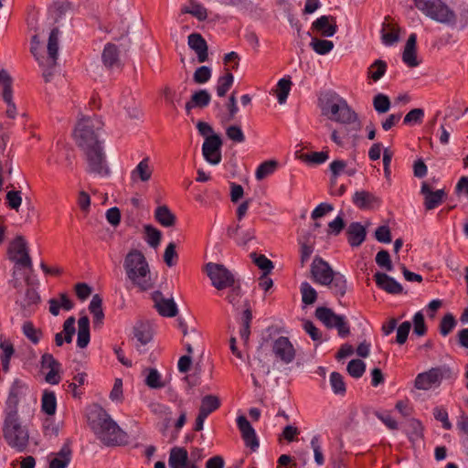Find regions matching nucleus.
<instances>
[{"label":"nucleus","instance_id":"f257e3e1","mask_svg":"<svg viewBox=\"0 0 468 468\" xmlns=\"http://www.w3.org/2000/svg\"><path fill=\"white\" fill-rule=\"evenodd\" d=\"M22 388L18 382H15L11 387L3 426L5 442L16 452H27L30 440L27 425L22 422L17 412L18 397L22 393Z\"/></svg>","mask_w":468,"mask_h":468},{"label":"nucleus","instance_id":"f03ea898","mask_svg":"<svg viewBox=\"0 0 468 468\" xmlns=\"http://www.w3.org/2000/svg\"><path fill=\"white\" fill-rule=\"evenodd\" d=\"M90 429L103 445L121 446L127 443V433L111 417L105 409L94 403L90 410Z\"/></svg>","mask_w":468,"mask_h":468},{"label":"nucleus","instance_id":"7ed1b4c3","mask_svg":"<svg viewBox=\"0 0 468 468\" xmlns=\"http://www.w3.org/2000/svg\"><path fill=\"white\" fill-rule=\"evenodd\" d=\"M319 107L323 116L341 124L357 123L360 126L357 113L348 105L347 101L336 93L326 92L319 98Z\"/></svg>","mask_w":468,"mask_h":468},{"label":"nucleus","instance_id":"20e7f679","mask_svg":"<svg viewBox=\"0 0 468 468\" xmlns=\"http://www.w3.org/2000/svg\"><path fill=\"white\" fill-rule=\"evenodd\" d=\"M123 268L128 279L140 290L146 291L153 287L149 264L142 251L130 250L124 258Z\"/></svg>","mask_w":468,"mask_h":468},{"label":"nucleus","instance_id":"39448f33","mask_svg":"<svg viewBox=\"0 0 468 468\" xmlns=\"http://www.w3.org/2000/svg\"><path fill=\"white\" fill-rule=\"evenodd\" d=\"M61 32L56 27L51 29L48 41V55H40L37 46L39 44L38 37L37 35L32 37L30 51L35 57L38 65L43 69V77L46 82L50 81L52 77V69L57 65L58 58V40Z\"/></svg>","mask_w":468,"mask_h":468},{"label":"nucleus","instance_id":"423d86ee","mask_svg":"<svg viewBox=\"0 0 468 468\" xmlns=\"http://www.w3.org/2000/svg\"><path fill=\"white\" fill-rule=\"evenodd\" d=\"M314 281L319 284L329 286L333 293L344 296L346 292V280L339 272H335L328 262L316 256L311 265Z\"/></svg>","mask_w":468,"mask_h":468},{"label":"nucleus","instance_id":"0eeeda50","mask_svg":"<svg viewBox=\"0 0 468 468\" xmlns=\"http://www.w3.org/2000/svg\"><path fill=\"white\" fill-rule=\"evenodd\" d=\"M415 6L431 19L447 26H454L457 16L441 0H413Z\"/></svg>","mask_w":468,"mask_h":468},{"label":"nucleus","instance_id":"6e6552de","mask_svg":"<svg viewBox=\"0 0 468 468\" xmlns=\"http://www.w3.org/2000/svg\"><path fill=\"white\" fill-rule=\"evenodd\" d=\"M452 371L446 366L435 367L417 375L414 387L419 390H429L441 386L444 378L451 377Z\"/></svg>","mask_w":468,"mask_h":468},{"label":"nucleus","instance_id":"1a4fd4ad","mask_svg":"<svg viewBox=\"0 0 468 468\" xmlns=\"http://www.w3.org/2000/svg\"><path fill=\"white\" fill-rule=\"evenodd\" d=\"M204 270L217 290L221 291L235 285V276L225 265L208 262Z\"/></svg>","mask_w":468,"mask_h":468},{"label":"nucleus","instance_id":"9d476101","mask_svg":"<svg viewBox=\"0 0 468 468\" xmlns=\"http://www.w3.org/2000/svg\"><path fill=\"white\" fill-rule=\"evenodd\" d=\"M111 173L102 144H90V176L94 178H104Z\"/></svg>","mask_w":468,"mask_h":468},{"label":"nucleus","instance_id":"9b49d317","mask_svg":"<svg viewBox=\"0 0 468 468\" xmlns=\"http://www.w3.org/2000/svg\"><path fill=\"white\" fill-rule=\"evenodd\" d=\"M315 317L321 321L327 328H336L341 337H346L350 334L349 325L343 315L336 314L332 309L327 307H318L315 310Z\"/></svg>","mask_w":468,"mask_h":468},{"label":"nucleus","instance_id":"f8f14e48","mask_svg":"<svg viewBox=\"0 0 468 468\" xmlns=\"http://www.w3.org/2000/svg\"><path fill=\"white\" fill-rule=\"evenodd\" d=\"M222 140L218 134H210L202 144V155L211 165H218L222 160Z\"/></svg>","mask_w":468,"mask_h":468},{"label":"nucleus","instance_id":"ddd939ff","mask_svg":"<svg viewBox=\"0 0 468 468\" xmlns=\"http://www.w3.org/2000/svg\"><path fill=\"white\" fill-rule=\"evenodd\" d=\"M271 350L275 357L284 364H290L296 356V350L286 336H280L272 343Z\"/></svg>","mask_w":468,"mask_h":468},{"label":"nucleus","instance_id":"4468645a","mask_svg":"<svg viewBox=\"0 0 468 468\" xmlns=\"http://www.w3.org/2000/svg\"><path fill=\"white\" fill-rule=\"evenodd\" d=\"M9 258L23 268H30L32 261L28 254L27 243L22 237H17L9 247Z\"/></svg>","mask_w":468,"mask_h":468},{"label":"nucleus","instance_id":"2eb2a0df","mask_svg":"<svg viewBox=\"0 0 468 468\" xmlns=\"http://www.w3.org/2000/svg\"><path fill=\"white\" fill-rule=\"evenodd\" d=\"M90 321L94 332H101L105 325L102 299L99 294H94L90 302Z\"/></svg>","mask_w":468,"mask_h":468},{"label":"nucleus","instance_id":"dca6fc26","mask_svg":"<svg viewBox=\"0 0 468 468\" xmlns=\"http://www.w3.org/2000/svg\"><path fill=\"white\" fill-rule=\"evenodd\" d=\"M40 302V296L33 288H27L25 292L19 293L16 303L20 306L24 316H28L35 312Z\"/></svg>","mask_w":468,"mask_h":468},{"label":"nucleus","instance_id":"f3484780","mask_svg":"<svg viewBox=\"0 0 468 468\" xmlns=\"http://www.w3.org/2000/svg\"><path fill=\"white\" fill-rule=\"evenodd\" d=\"M168 464L170 468H198L189 460L187 451L182 447H175L170 451Z\"/></svg>","mask_w":468,"mask_h":468},{"label":"nucleus","instance_id":"a211bd4d","mask_svg":"<svg viewBox=\"0 0 468 468\" xmlns=\"http://www.w3.org/2000/svg\"><path fill=\"white\" fill-rule=\"evenodd\" d=\"M188 47L197 54V61L204 63L208 59V46L199 33H192L187 37Z\"/></svg>","mask_w":468,"mask_h":468},{"label":"nucleus","instance_id":"6ab92c4d","mask_svg":"<svg viewBox=\"0 0 468 468\" xmlns=\"http://www.w3.org/2000/svg\"><path fill=\"white\" fill-rule=\"evenodd\" d=\"M420 193L424 196V206L427 210H431L441 205L446 193L443 189L432 191L430 185L423 182L420 188Z\"/></svg>","mask_w":468,"mask_h":468},{"label":"nucleus","instance_id":"aec40b11","mask_svg":"<svg viewBox=\"0 0 468 468\" xmlns=\"http://www.w3.org/2000/svg\"><path fill=\"white\" fill-rule=\"evenodd\" d=\"M102 63L107 69H121L122 67L120 49L113 43H107L101 54Z\"/></svg>","mask_w":468,"mask_h":468},{"label":"nucleus","instance_id":"412c9836","mask_svg":"<svg viewBox=\"0 0 468 468\" xmlns=\"http://www.w3.org/2000/svg\"><path fill=\"white\" fill-rule=\"evenodd\" d=\"M237 424L246 446L250 447L252 451H255L259 447V441L255 431L249 420L245 416H239L237 419Z\"/></svg>","mask_w":468,"mask_h":468},{"label":"nucleus","instance_id":"4be33fe9","mask_svg":"<svg viewBox=\"0 0 468 468\" xmlns=\"http://www.w3.org/2000/svg\"><path fill=\"white\" fill-rule=\"evenodd\" d=\"M72 137L77 146L88 154V120L82 116L77 122L72 132Z\"/></svg>","mask_w":468,"mask_h":468},{"label":"nucleus","instance_id":"5701e85b","mask_svg":"<svg viewBox=\"0 0 468 468\" xmlns=\"http://www.w3.org/2000/svg\"><path fill=\"white\" fill-rule=\"evenodd\" d=\"M154 306L158 313L166 317H174L177 314V307L172 298H165L160 292H155L153 295Z\"/></svg>","mask_w":468,"mask_h":468},{"label":"nucleus","instance_id":"b1692460","mask_svg":"<svg viewBox=\"0 0 468 468\" xmlns=\"http://www.w3.org/2000/svg\"><path fill=\"white\" fill-rule=\"evenodd\" d=\"M71 461V450L68 443H65L56 453L48 455V468H67Z\"/></svg>","mask_w":468,"mask_h":468},{"label":"nucleus","instance_id":"393cba45","mask_svg":"<svg viewBox=\"0 0 468 468\" xmlns=\"http://www.w3.org/2000/svg\"><path fill=\"white\" fill-rule=\"evenodd\" d=\"M312 27L323 37H333L337 28L335 17L332 16H322L313 23Z\"/></svg>","mask_w":468,"mask_h":468},{"label":"nucleus","instance_id":"a878e982","mask_svg":"<svg viewBox=\"0 0 468 468\" xmlns=\"http://www.w3.org/2000/svg\"><path fill=\"white\" fill-rule=\"evenodd\" d=\"M153 168L150 165V158L142 159L134 169L131 171V180L133 183L148 182L152 178Z\"/></svg>","mask_w":468,"mask_h":468},{"label":"nucleus","instance_id":"bb28decb","mask_svg":"<svg viewBox=\"0 0 468 468\" xmlns=\"http://www.w3.org/2000/svg\"><path fill=\"white\" fill-rule=\"evenodd\" d=\"M377 285L391 294H399L403 291V287L392 277L383 272H377L374 275Z\"/></svg>","mask_w":468,"mask_h":468},{"label":"nucleus","instance_id":"cd10ccee","mask_svg":"<svg viewBox=\"0 0 468 468\" xmlns=\"http://www.w3.org/2000/svg\"><path fill=\"white\" fill-rule=\"evenodd\" d=\"M416 42L417 36L412 33L409 36V38L404 47V50L402 53V60L408 65L410 68H415L419 66L420 61L417 58V49H416Z\"/></svg>","mask_w":468,"mask_h":468},{"label":"nucleus","instance_id":"c85d7f7f","mask_svg":"<svg viewBox=\"0 0 468 468\" xmlns=\"http://www.w3.org/2000/svg\"><path fill=\"white\" fill-rule=\"evenodd\" d=\"M103 127L104 122L101 115L94 114L92 117H90V144L103 143Z\"/></svg>","mask_w":468,"mask_h":468},{"label":"nucleus","instance_id":"c756f323","mask_svg":"<svg viewBox=\"0 0 468 468\" xmlns=\"http://www.w3.org/2000/svg\"><path fill=\"white\" fill-rule=\"evenodd\" d=\"M48 10L54 22L59 23L66 17L67 14L71 13L73 6L67 0H55Z\"/></svg>","mask_w":468,"mask_h":468},{"label":"nucleus","instance_id":"7c9ffc66","mask_svg":"<svg viewBox=\"0 0 468 468\" xmlns=\"http://www.w3.org/2000/svg\"><path fill=\"white\" fill-rule=\"evenodd\" d=\"M211 96L206 90L194 92L190 100L186 103V112L190 114L193 108H205L210 102Z\"/></svg>","mask_w":468,"mask_h":468},{"label":"nucleus","instance_id":"2f4dec72","mask_svg":"<svg viewBox=\"0 0 468 468\" xmlns=\"http://www.w3.org/2000/svg\"><path fill=\"white\" fill-rule=\"evenodd\" d=\"M346 233L348 242L352 247H357L362 244L367 235L365 227L358 222L351 223L348 226Z\"/></svg>","mask_w":468,"mask_h":468},{"label":"nucleus","instance_id":"473e14b6","mask_svg":"<svg viewBox=\"0 0 468 468\" xmlns=\"http://www.w3.org/2000/svg\"><path fill=\"white\" fill-rule=\"evenodd\" d=\"M353 203L361 209L371 208L374 204H378L379 199L367 191H356L353 196Z\"/></svg>","mask_w":468,"mask_h":468},{"label":"nucleus","instance_id":"72a5a7b5","mask_svg":"<svg viewBox=\"0 0 468 468\" xmlns=\"http://www.w3.org/2000/svg\"><path fill=\"white\" fill-rule=\"evenodd\" d=\"M48 303L49 312L55 316L58 315L60 309L69 311L73 308V303L66 292L59 293L58 298H51Z\"/></svg>","mask_w":468,"mask_h":468},{"label":"nucleus","instance_id":"f704fd0d","mask_svg":"<svg viewBox=\"0 0 468 468\" xmlns=\"http://www.w3.org/2000/svg\"><path fill=\"white\" fill-rule=\"evenodd\" d=\"M154 218L163 227L172 228L176 225V215L165 205L160 206L155 209Z\"/></svg>","mask_w":468,"mask_h":468},{"label":"nucleus","instance_id":"c9c22d12","mask_svg":"<svg viewBox=\"0 0 468 468\" xmlns=\"http://www.w3.org/2000/svg\"><path fill=\"white\" fill-rule=\"evenodd\" d=\"M220 407V399L216 395H207L202 398L198 412L206 417Z\"/></svg>","mask_w":468,"mask_h":468},{"label":"nucleus","instance_id":"e433bc0d","mask_svg":"<svg viewBox=\"0 0 468 468\" xmlns=\"http://www.w3.org/2000/svg\"><path fill=\"white\" fill-rule=\"evenodd\" d=\"M133 335L137 341L144 346L148 344L153 337L151 326L148 324L138 322L133 327Z\"/></svg>","mask_w":468,"mask_h":468},{"label":"nucleus","instance_id":"4c0bfd02","mask_svg":"<svg viewBox=\"0 0 468 468\" xmlns=\"http://www.w3.org/2000/svg\"><path fill=\"white\" fill-rule=\"evenodd\" d=\"M399 28L389 24L384 23L381 30V39L387 46H391L399 39Z\"/></svg>","mask_w":468,"mask_h":468},{"label":"nucleus","instance_id":"58836bf2","mask_svg":"<svg viewBox=\"0 0 468 468\" xmlns=\"http://www.w3.org/2000/svg\"><path fill=\"white\" fill-rule=\"evenodd\" d=\"M41 408L48 416H53L57 410V398L53 391L45 390L41 399Z\"/></svg>","mask_w":468,"mask_h":468},{"label":"nucleus","instance_id":"ea45409f","mask_svg":"<svg viewBox=\"0 0 468 468\" xmlns=\"http://www.w3.org/2000/svg\"><path fill=\"white\" fill-rule=\"evenodd\" d=\"M145 375V385L150 388H162L165 386V383L162 380L161 374L155 368H146L144 370Z\"/></svg>","mask_w":468,"mask_h":468},{"label":"nucleus","instance_id":"a19ab883","mask_svg":"<svg viewBox=\"0 0 468 468\" xmlns=\"http://www.w3.org/2000/svg\"><path fill=\"white\" fill-rule=\"evenodd\" d=\"M190 5L181 9L183 14H190L197 17L199 21H204L207 17V9L198 4L196 0H188Z\"/></svg>","mask_w":468,"mask_h":468},{"label":"nucleus","instance_id":"79ce46f5","mask_svg":"<svg viewBox=\"0 0 468 468\" xmlns=\"http://www.w3.org/2000/svg\"><path fill=\"white\" fill-rule=\"evenodd\" d=\"M279 164L276 160H267L261 163L255 173L256 179L259 181L263 180L268 176L274 173Z\"/></svg>","mask_w":468,"mask_h":468},{"label":"nucleus","instance_id":"37998d69","mask_svg":"<svg viewBox=\"0 0 468 468\" xmlns=\"http://www.w3.org/2000/svg\"><path fill=\"white\" fill-rule=\"evenodd\" d=\"M245 306L246 309L243 312L242 317V328L240 329L239 334L244 343L247 344L250 335V322L252 319V314L248 303H245Z\"/></svg>","mask_w":468,"mask_h":468},{"label":"nucleus","instance_id":"c03bdc74","mask_svg":"<svg viewBox=\"0 0 468 468\" xmlns=\"http://www.w3.org/2000/svg\"><path fill=\"white\" fill-rule=\"evenodd\" d=\"M387 71V63L384 60L377 59L370 65L367 71V76L373 81L379 80Z\"/></svg>","mask_w":468,"mask_h":468},{"label":"nucleus","instance_id":"a18cd8bd","mask_svg":"<svg viewBox=\"0 0 468 468\" xmlns=\"http://www.w3.org/2000/svg\"><path fill=\"white\" fill-rule=\"evenodd\" d=\"M77 346L80 348L88 346V315H82L79 320Z\"/></svg>","mask_w":468,"mask_h":468},{"label":"nucleus","instance_id":"49530a36","mask_svg":"<svg viewBox=\"0 0 468 468\" xmlns=\"http://www.w3.org/2000/svg\"><path fill=\"white\" fill-rule=\"evenodd\" d=\"M0 348L2 350L0 359H1L2 367H3V370L5 372H7L9 370L10 359L14 354V347L9 342L3 340L0 343Z\"/></svg>","mask_w":468,"mask_h":468},{"label":"nucleus","instance_id":"de8ad7c7","mask_svg":"<svg viewBox=\"0 0 468 468\" xmlns=\"http://www.w3.org/2000/svg\"><path fill=\"white\" fill-rule=\"evenodd\" d=\"M301 245V264L303 266L314 252V241H311V236L308 235L299 241Z\"/></svg>","mask_w":468,"mask_h":468},{"label":"nucleus","instance_id":"09e8293b","mask_svg":"<svg viewBox=\"0 0 468 468\" xmlns=\"http://www.w3.org/2000/svg\"><path fill=\"white\" fill-rule=\"evenodd\" d=\"M310 46L317 54L325 55L333 49L334 43L330 40L314 37L312 39Z\"/></svg>","mask_w":468,"mask_h":468},{"label":"nucleus","instance_id":"8fccbe9b","mask_svg":"<svg viewBox=\"0 0 468 468\" xmlns=\"http://www.w3.org/2000/svg\"><path fill=\"white\" fill-rule=\"evenodd\" d=\"M409 427L410 429L409 437L412 443L420 442L423 437V427L421 423L415 419L409 421Z\"/></svg>","mask_w":468,"mask_h":468},{"label":"nucleus","instance_id":"3c124183","mask_svg":"<svg viewBox=\"0 0 468 468\" xmlns=\"http://www.w3.org/2000/svg\"><path fill=\"white\" fill-rule=\"evenodd\" d=\"M373 106L377 112L386 113L389 111L391 102L387 95L378 93L373 98Z\"/></svg>","mask_w":468,"mask_h":468},{"label":"nucleus","instance_id":"603ef678","mask_svg":"<svg viewBox=\"0 0 468 468\" xmlns=\"http://www.w3.org/2000/svg\"><path fill=\"white\" fill-rule=\"evenodd\" d=\"M234 81L233 74L227 72L224 76L218 79L217 86V93L219 97H224L228 90L230 89Z\"/></svg>","mask_w":468,"mask_h":468},{"label":"nucleus","instance_id":"864d4df0","mask_svg":"<svg viewBox=\"0 0 468 468\" xmlns=\"http://www.w3.org/2000/svg\"><path fill=\"white\" fill-rule=\"evenodd\" d=\"M292 82L287 79H281L277 83L276 95L278 98V101L280 104H282L286 101L288 94L291 90Z\"/></svg>","mask_w":468,"mask_h":468},{"label":"nucleus","instance_id":"5fc2aeb1","mask_svg":"<svg viewBox=\"0 0 468 468\" xmlns=\"http://www.w3.org/2000/svg\"><path fill=\"white\" fill-rule=\"evenodd\" d=\"M300 159L307 164L320 165L328 159L327 152H313L310 154H303Z\"/></svg>","mask_w":468,"mask_h":468},{"label":"nucleus","instance_id":"6e6d98bb","mask_svg":"<svg viewBox=\"0 0 468 468\" xmlns=\"http://www.w3.org/2000/svg\"><path fill=\"white\" fill-rule=\"evenodd\" d=\"M456 320L452 314H446L441 320L439 330L443 336L448 335L456 326Z\"/></svg>","mask_w":468,"mask_h":468},{"label":"nucleus","instance_id":"4d7b16f0","mask_svg":"<svg viewBox=\"0 0 468 468\" xmlns=\"http://www.w3.org/2000/svg\"><path fill=\"white\" fill-rule=\"evenodd\" d=\"M250 258L252 261L263 271V273H270L274 268L272 261L264 255H258L256 252H252Z\"/></svg>","mask_w":468,"mask_h":468},{"label":"nucleus","instance_id":"13d9d810","mask_svg":"<svg viewBox=\"0 0 468 468\" xmlns=\"http://www.w3.org/2000/svg\"><path fill=\"white\" fill-rule=\"evenodd\" d=\"M301 293L302 301L305 304H313L316 301L317 292L308 282L302 283Z\"/></svg>","mask_w":468,"mask_h":468},{"label":"nucleus","instance_id":"bf43d9fd","mask_svg":"<svg viewBox=\"0 0 468 468\" xmlns=\"http://www.w3.org/2000/svg\"><path fill=\"white\" fill-rule=\"evenodd\" d=\"M330 384L334 393L344 395L346 393V384L342 375L333 372L330 375Z\"/></svg>","mask_w":468,"mask_h":468},{"label":"nucleus","instance_id":"052dcab7","mask_svg":"<svg viewBox=\"0 0 468 468\" xmlns=\"http://www.w3.org/2000/svg\"><path fill=\"white\" fill-rule=\"evenodd\" d=\"M346 369L350 376L358 378L364 374L366 364L360 359H353L348 363Z\"/></svg>","mask_w":468,"mask_h":468},{"label":"nucleus","instance_id":"680f3d73","mask_svg":"<svg viewBox=\"0 0 468 468\" xmlns=\"http://www.w3.org/2000/svg\"><path fill=\"white\" fill-rule=\"evenodd\" d=\"M176 248V244L174 242H170L165 250L164 261L167 267H173L176 264L178 254Z\"/></svg>","mask_w":468,"mask_h":468},{"label":"nucleus","instance_id":"e2e57ef3","mask_svg":"<svg viewBox=\"0 0 468 468\" xmlns=\"http://www.w3.org/2000/svg\"><path fill=\"white\" fill-rule=\"evenodd\" d=\"M144 230L147 235V243L151 247L156 248L161 240V231L151 225L145 226Z\"/></svg>","mask_w":468,"mask_h":468},{"label":"nucleus","instance_id":"0e129e2a","mask_svg":"<svg viewBox=\"0 0 468 468\" xmlns=\"http://www.w3.org/2000/svg\"><path fill=\"white\" fill-rule=\"evenodd\" d=\"M24 335L33 343L37 344L40 340L41 332L37 330L32 323L26 322L23 324Z\"/></svg>","mask_w":468,"mask_h":468},{"label":"nucleus","instance_id":"69168bd1","mask_svg":"<svg viewBox=\"0 0 468 468\" xmlns=\"http://www.w3.org/2000/svg\"><path fill=\"white\" fill-rule=\"evenodd\" d=\"M227 137L234 143L241 144L245 141V135L238 125H230L226 129Z\"/></svg>","mask_w":468,"mask_h":468},{"label":"nucleus","instance_id":"338daca9","mask_svg":"<svg viewBox=\"0 0 468 468\" xmlns=\"http://www.w3.org/2000/svg\"><path fill=\"white\" fill-rule=\"evenodd\" d=\"M376 262L379 267L384 268L388 271H390L393 269L389 253L385 250H381L377 253Z\"/></svg>","mask_w":468,"mask_h":468},{"label":"nucleus","instance_id":"774afa93","mask_svg":"<svg viewBox=\"0 0 468 468\" xmlns=\"http://www.w3.org/2000/svg\"><path fill=\"white\" fill-rule=\"evenodd\" d=\"M211 77V69L207 66H201L196 69L193 80L197 84H203L209 80Z\"/></svg>","mask_w":468,"mask_h":468}]
</instances>
